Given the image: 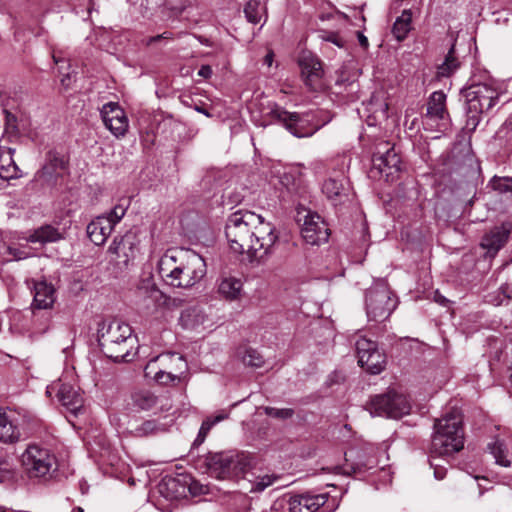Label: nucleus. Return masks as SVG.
Here are the masks:
<instances>
[{
    "label": "nucleus",
    "instance_id": "22",
    "mask_svg": "<svg viewBox=\"0 0 512 512\" xmlns=\"http://www.w3.org/2000/svg\"><path fill=\"white\" fill-rule=\"evenodd\" d=\"M348 191V183L344 177L329 178L322 186V192L335 205L344 202L348 198Z\"/></svg>",
    "mask_w": 512,
    "mask_h": 512
},
{
    "label": "nucleus",
    "instance_id": "47",
    "mask_svg": "<svg viewBox=\"0 0 512 512\" xmlns=\"http://www.w3.org/2000/svg\"><path fill=\"white\" fill-rule=\"evenodd\" d=\"M492 186L500 193H512V177H494Z\"/></svg>",
    "mask_w": 512,
    "mask_h": 512
},
{
    "label": "nucleus",
    "instance_id": "58",
    "mask_svg": "<svg viewBox=\"0 0 512 512\" xmlns=\"http://www.w3.org/2000/svg\"><path fill=\"white\" fill-rule=\"evenodd\" d=\"M434 299L437 303L443 306L446 305V303L448 302V300L444 296L440 295L438 292L435 293Z\"/></svg>",
    "mask_w": 512,
    "mask_h": 512
},
{
    "label": "nucleus",
    "instance_id": "23",
    "mask_svg": "<svg viewBox=\"0 0 512 512\" xmlns=\"http://www.w3.org/2000/svg\"><path fill=\"white\" fill-rule=\"evenodd\" d=\"M65 170V162L54 153H49L47 163L37 173L39 179H43L49 185L57 183L58 177L62 176Z\"/></svg>",
    "mask_w": 512,
    "mask_h": 512
},
{
    "label": "nucleus",
    "instance_id": "2",
    "mask_svg": "<svg viewBox=\"0 0 512 512\" xmlns=\"http://www.w3.org/2000/svg\"><path fill=\"white\" fill-rule=\"evenodd\" d=\"M159 273L174 287L189 288L206 274L204 259L190 250H172L165 253L158 263Z\"/></svg>",
    "mask_w": 512,
    "mask_h": 512
},
{
    "label": "nucleus",
    "instance_id": "48",
    "mask_svg": "<svg viewBox=\"0 0 512 512\" xmlns=\"http://www.w3.org/2000/svg\"><path fill=\"white\" fill-rule=\"evenodd\" d=\"M126 209L121 205H116L108 214L102 215L107 217L114 227L125 215Z\"/></svg>",
    "mask_w": 512,
    "mask_h": 512
},
{
    "label": "nucleus",
    "instance_id": "61",
    "mask_svg": "<svg viewBox=\"0 0 512 512\" xmlns=\"http://www.w3.org/2000/svg\"><path fill=\"white\" fill-rule=\"evenodd\" d=\"M397 42H402L406 38V34H395Z\"/></svg>",
    "mask_w": 512,
    "mask_h": 512
},
{
    "label": "nucleus",
    "instance_id": "60",
    "mask_svg": "<svg viewBox=\"0 0 512 512\" xmlns=\"http://www.w3.org/2000/svg\"><path fill=\"white\" fill-rule=\"evenodd\" d=\"M197 39L199 40L200 43L202 44H205V45H210V42H209V39L203 35H198L197 36Z\"/></svg>",
    "mask_w": 512,
    "mask_h": 512
},
{
    "label": "nucleus",
    "instance_id": "64",
    "mask_svg": "<svg viewBox=\"0 0 512 512\" xmlns=\"http://www.w3.org/2000/svg\"><path fill=\"white\" fill-rule=\"evenodd\" d=\"M71 512H84V510L81 507L73 508Z\"/></svg>",
    "mask_w": 512,
    "mask_h": 512
},
{
    "label": "nucleus",
    "instance_id": "57",
    "mask_svg": "<svg viewBox=\"0 0 512 512\" xmlns=\"http://www.w3.org/2000/svg\"><path fill=\"white\" fill-rule=\"evenodd\" d=\"M359 44L366 49L368 47V39L365 34H357Z\"/></svg>",
    "mask_w": 512,
    "mask_h": 512
},
{
    "label": "nucleus",
    "instance_id": "59",
    "mask_svg": "<svg viewBox=\"0 0 512 512\" xmlns=\"http://www.w3.org/2000/svg\"><path fill=\"white\" fill-rule=\"evenodd\" d=\"M205 441V438L202 435H197L196 439L193 442V446H200Z\"/></svg>",
    "mask_w": 512,
    "mask_h": 512
},
{
    "label": "nucleus",
    "instance_id": "15",
    "mask_svg": "<svg viewBox=\"0 0 512 512\" xmlns=\"http://www.w3.org/2000/svg\"><path fill=\"white\" fill-rule=\"evenodd\" d=\"M425 121L426 124H435L440 131L447 129L450 117L446 108V94L443 91H435L430 95Z\"/></svg>",
    "mask_w": 512,
    "mask_h": 512
},
{
    "label": "nucleus",
    "instance_id": "17",
    "mask_svg": "<svg viewBox=\"0 0 512 512\" xmlns=\"http://www.w3.org/2000/svg\"><path fill=\"white\" fill-rule=\"evenodd\" d=\"M46 393L48 395L55 393L59 402L75 415L83 406V398L79 391L73 385L63 383L61 379L49 385Z\"/></svg>",
    "mask_w": 512,
    "mask_h": 512
},
{
    "label": "nucleus",
    "instance_id": "36",
    "mask_svg": "<svg viewBox=\"0 0 512 512\" xmlns=\"http://www.w3.org/2000/svg\"><path fill=\"white\" fill-rule=\"evenodd\" d=\"M278 479L274 474H263L247 479L248 486L245 487L250 493H260L271 486Z\"/></svg>",
    "mask_w": 512,
    "mask_h": 512
},
{
    "label": "nucleus",
    "instance_id": "28",
    "mask_svg": "<svg viewBox=\"0 0 512 512\" xmlns=\"http://www.w3.org/2000/svg\"><path fill=\"white\" fill-rule=\"evenodd\" d=\"M26 239L31 243L46 244L61 240L62 233L51 225H43L30 233Z\"/></svg>",
    "mask_w": 512,
    "mask_h": 512
},
{
    "label": "nucleus",
    "instance_id": "7",
    "mask_svg": "<svg viewBox=\"0 0 512 512\" xmlns=\"http://www.w3.org/2000/svg\"><path fill=\"white\" fill-rule=\"evenodd\" d=\"M21 466L31 481L46 483L58 472V461L53 452L37 444H29L21 454Z\"/></svg>",
    "mask_w": 512,
    "mask_h": 512
},
{
    "label": "nucleus",
    "instance_id": "1",
    "mask_svg": "<svg viewBox=\"0 0 512 512\" xmlns=\"http://www.w3.org/2000/svg\"><path fill=\"white\" fill-rule=\"evenodd\" d=\"M225 235L234 253L246 254L250 262L257 263L272 254L278 240L274 225L248 210H238L228 217Z\"/></svg>",
    "mask_w": 512,
    "mask_h": 512
},
{
    "label": "nucleus",
    "instance_id": "6",
    "mask_svg": "<svg viewBox=\"0 0 512 512\" xmlns=\"http://www.w3.org/2000/svg\"><path fill=\"white\" fill-rule=\"evenodd\" d=\"M266 117L271 122L281 124L297 138L311 137L331 120L330 117L322 118V113L320 112H289L277 104H273L270 107Z\"/></svg>",
    "mask_w": 512,
    "mask_h": 512
},
{
    "label": "nucleus",
    "instance_id": "44",
    "mask_svg": "<svg viewBox=\"0 0 512 512\" xmlns=\"http://www.w3.org/2000/svg\"><path fill=\"white\" fill-rule=\"evenodd\" d=\"M412 13L410 10H404L396 19L392 32H410L411 31Z\"/></svg>",
    "mask_w": 512,
    "mask_h": 512
},
{
    "label": "nucleus",
    "instance_id": "50",
    "mask_svg": "<svg viewBox=\"0 0 512 512\" xmlns=\"http://www.w3.org/2000/svg\"><path fill=\"white\" fill-rule=\"evenodd\" d=\"M188 490L192 496H199L202 494H207L209 488L207 485L201 484L199 481L191 480L188 484Z\"/></svg>",
    "mask_w": 512,
    "mask_h": 512
},
{
    "label": "nucleus",
    "instance_id": "37",
    "mask_svg": "<svg viewBox=\"0 0 512 512\" xmlns=\"http://www.w3.org/2000/svg\"><path fill=\"white\" fill-rule=\"evenodd\" d=\"M163 431L162 425L156 420H146L140 424L131 426L130 433L135 437H148Z\"/></svg>",
    "mask_w": 512,
    "mask_h": 512
},
{
    "label": "nucleus",
    "instance_id": "31",
    "mask_svg": "<svg viewBox=\"0 0 512 512\" xmlns=\"http://www.w3.org/2000/svg\"><path fill=\"white\" fill-rule=\"evenodd\" d=\"M132 404L138 410L149 411L158 403V397L149 390H138L131 395Z\"/></svg>",
    "mask_w": 512,
    "mask_h": 512
},
{
    "label": "nucleus",
    "instance_id": "9",
    "mask_svg": "<svg viewBox=\"0 0 512 512\" xmlns=\"http://www.w3.org/2000/svg\"><path fill=\"white\" fill-rule=\"evenodd\" d=\"M377 447L373 444H366L359 449H352L346 453V463L342 466H335L334 471L347 476H361L378 464Z\"/></svg>",
    "mask_w": 512,
    "mask_h": 512
},
{
    "label": "nucleus",
    "instance_id": "19",
    "mask_svg": "<svg viewBox=\"0 0 512 512\" xmlns=\"http://www.w3.org/2000/svg\"><path fill=\"white\" fill-rule=\"evenodd\" d=\"M298 64L306 85L313 90L318 89L323 75L322 64L319 59L311 51L304 50L298 57Z\"/></svg>",
    "mask_w": 512,
    "mask_h": 512
},
{
    "label": "nucleus",
    "instance_id": "49",
    "mask_svg": "<svg viewBox=\"0 0 512 512\" xmlns=\"http://www.w3.org/2000/svg\"><path fill=\"white\" fill-rule=\"evenodd\" d=\"M226 416L224 415H218L216 416L213 420L208 418L206 420L203 421L200 429H199V432L198 434L199 435H202L204 438H206V436L208 435L209 431L211 430V428L218 422H220L221 420H223Z\"/></svg>",
    "mask_w": 512,
    "mask_h": 512
},
{
    "label": "nucleus",
    "instance_id": "3",
    "mask_svg": "<svg viewBox=\"0 0 512 512\" xmlns=\"http://www.w3.org/2000/svg\"><path fill=\"white\" fill-rule=\"evenodd\" d=\"M98 342L105 356L115 362H129L134 356L132 329L120 320L102 321L98 328Z\"/></svg>",
    "mask_w": 512,
    "mask_h": 512
},
{
    "label": "nucleus",
    "instance_id": "62",
    "mask_svg": "<svg viewBox=\"0 0 512 512\" xmlns=\"http://www.w3.org/2000/svg\"><path fill=\"white\" fill-rule=\"evenodd\" d=\"M500 289H501L502 293L504 294L505 298L509 299L511 297L510 294L507 291V287H503L502 286Z\"/></svg>",
    "mask_w": 512,
    "mask_h": 512
},
{
    "label": "nucleus",
    "instance_id": "40",
    "mask_svg": "<svg viewBox=\"0 0 512 512\" xmlns=\"http://www.w3.org/2000/svg\"><path fill=\"white\" fill-rule=\"evenodd\" d=\"M137 289L140 295L151 298L155 301L158 300L161 294L159 289L154 284L153 279L150 277L141 280Z\"/></svg>",
    "mask_w": 512,
    "mask_h": 512
},
{
    "label": "nucleus",
    "instance_id": "24",
    "mask_svg": "<svg viewBox=\"0 0 512 512\" xmlns=\"http://www.w3.org/2000/svg\"><path fill=\"white\" fill-rule=\"evenodd\" d=\"M509 231L503 226H497L486 233L481 241V247L490 256H494L507 242Z\"/></svg>",
    "mask_w": 512,
    "mask_h": 512
},
{
    "label": "nucleus",
    "instance_id": "39",
    "mask_svg": "<svg viewBox=\"0 0 512 512\" xmlns=\"http://www.w3.org/2000/svg\"><path fill=\"white\" fill-rule=\"evenodd\" d=\"M163 489L168 490L169 494L166 497L176 498L184 493L185 487L180 485V480L177 478L169 477L163 479L159 485V490L163 493Z\"/></svg>",
    "mask_w": 512,
    "mask_h": 512
},
{
    "label": "nucleus",
    "instance_id": "8",
    "mask_svg": "<svg viewBox=\"0 0 512 512\" xmlns=\"http://www.w3.org/2000/svg\"><path fill=\"white\" fill-rule=\"evenodd\" d=\"M397 303L393 292L383 280L374 283L366 292V312L370 320L380 322L387 319Z\"/></svg>",
    "mask_w": 512,
    "mask_h": 512
},
{
    "label": "nucleus",
    "instance_id": "43",
    "mask_svg": "<svg viewBox=\"0 0 512 512\" xmlns=\"http://www.w3.org/2000/svg\"><path fill=\"white\" fill-rule=\"evenodd\" d=\"M356 352L358 357V363L360 364V357L363 355L364 358H367V355L372 354V352H377L378 348L375 342L366 339L364 337L359 338L356 341Z\"/></svg>",
    "mask_w": 512,
    "mask_h": 512
},
{
    "label": "nucleus",
    "instance_id": "42",
    "mask_svg": "<svg viewBox=\"0 0 512 512\" xmlns=\"http://www.w3.org/2000/svg\"><path fill=\"white\" fill-rule=\"evenodd\" d=\"M356 352L358 357V363L360 364V357L363 355L364 358H367V355L372 354V352H377L378 348L375 342L366 339L364 337L359 338L356 341Z\"/></svg>",
    "mask_w": 512,
    "mask_h": 512
},
{
    "label": "nucleus",
    "instance_id": "33",
    "mask_svg": "<svg viewBox=\"0 0 512 512\" xmlns=\"http://www.w3.org/2000/svg\"><path fill=\"white\" fill-rule=\"evenodd\" d=\"M460 66L458 59L455 56V46L452 45L448 51L445 60L437 66L436 77H450Z\"/></svg>",
    "mask_w": 512,
    "mask_h": 512
},
{
    "label": "nucleus",
    "instance_id": "34",
    "mask_svg": "<svg viewBox=\"0 0 512 512\" xmlns=\"http://www.w3.org/2000/svg\"><path fill=\"white\" fill-rule=\"evenodd\" d=\"M205 321V315L196 307L187 308L180 315V322L186 329H195Z\"/></svg>",
    "mask_w": 512,
    "mask_h": 512
},
{
    "label": "nucleus",
    "instance_id": "25",
    "mask_svg": "<svg viewBox=\"0 0 512 512\" xmlns=\"http://www.w3.org/2000/svg\"><path fill=\"white\" fill-rule=\"evenodd\" d=\"M113 229L109 219L101 215L87 225V235L95 245H102Z\"/></svg>",
    "mask_w": 512,
    "mask_h": 512
},
{
    "label": "nucleus",
    "instance_id": "53",
    "mask_svg": "<svg viewBox=\"0 0 512 512\" xmlns=\"http://www.w3.org/2000/svg\"><path fill=\"white\" fill-rule=\"evenodd\" d=\"M323 40L331 42L338 47L343 46V42L339 34H326V36L323 37Z\"/></svg>",
    "mask_w": 512,
    "mask_h": 512
},
{
    "label": "nucleus",
    "instance_id": "20",
    "mask_svg": "<svg viewBox=\"0 0 512 512\" xmlns=\"http://www.w3.org/2000/svg\"><path fill=\"white\" fill-rule=\"evenodd\" d=\"M22 433L18 425V419L11 412L0 408V442L15 444L21 440Z\"/></svg>",
    "mask_w": 512,
    "mask_h": 512
},
{
    "label": "nucleus",
    "instance_id": "12",
    "mask_svg": "<svg viewBox=\"0 0 512 512\" xmlns=\"http://www.w3.org/2000/svg\"><path fill=\"white\" fill-rule=\"evenodd\" d=\"M469 112H485L490 110L498 99L497 90L489 84H472L464 90Z\"/></svg>",
    "mask_w": 512,
    "mask_h": 512
},
{
    "label": "nucleus",
    "instance_id": "4",
    "mask_svg": "<svg viewBox=\"0 0 512 512\" xmlns=\"http://www.w3.org/2000/svg\"><path fill=\"white\" fill-rule=\"evenodd\" d=\"M464 447L463 417L458 409H452L434 423L431 454L451 456Z\"/></svg>",
    "mask_w": 512,
    "mask_h": 512
},
{
    "label": "nucleus",
    "instance_id": "54",
    "mask_svg": "<svg viewBox=\"0 0 512 512\" xmlns=\"http://www.w3.org/2000/svg\"><path fill=\"white\" fill-rule=\"evenodd\" d=\"M198 75L207 79L212 75V68L209 65H202L198 71Z\"/></svg>",
    "mask_w": 512,
    "mask_h": 512
},
{
    "label": "nucleus",
    "instance_id": "26",
    "mask_svg": "<svg viewBox=\"0 0 512 512\" xmlns=\"http://www.w3.org/2000/svg\"><path fill=\"white\" fill-rule=\"evenodd\" d=\"M149 362H155V367L157 368L173 370L175 373H183L187 368L183 356L174 352L161 354L151 359Z\"/></svg>",
    "mask_w": 512,
    "mask_h": 512
},
{
    "label": "nucleus",
    "instance_id": "29",
    "mask_svg": "<svg viewBox=\"0 0 512 512\" xmlns=\"http://www.w3.org/2000/svg\"><path fill=\"white\" fill-rule=\"evenodd\" d=\"M242 286L240 279L235 277L223 278L218 284V293L226 300L233 301L239 298Z\"/></svg>",
    "mask_w": 512,
    "mask_h": 512
},
{
    "label": "nucleus",
    "instance_id": "32",
    "mask_svg": "<svg viewBox=\"0 0 512 512\" xmlns=\"http://www.w3.org/2000/svg\"><path fill=\"white\" fill-rule=\"evenodd\" d=\"M385 364L386 357L378 350L377 352H372V354L367 355V358H364L362 355L359 365L371 374H379L385 368Z\"/></svg>",
    "mask_w": 512,
    "mask_h": 512
},
{
    "label": "nucleus",
    "instance_id": "45",
    "mask_svg": "<svg viewBox=\"0 0 512 512\" xmlns=\"http://www.w3.org/2000/svg\"><path fill=\"white\" fill-rule=\"evenodd\" d=\"M442 457L443 456L431 454L430 466L434 470V476L437 480L444 479L447 473V468L441 464L442 461L446 462Z\"/></svg>",
    "mask_w": 512,
    "mask_h": 512
},
{
    "label": "nucleus",
    "instance_id": "30",
    "mask_svg": "<svg viewBox=\"0 0 512 512\" xmlns=\"http://www.w3.org/2000/svg\"><path fill=\"white\" fill-rule=\"evenodd\" d=\"M144 373L146 377L152 378L157 383L164 385L179 379V376L173 370H165L155 367V362H148L144 368Z\"/></svg>",
    "mask_w": 512,
    "mask_h": 512
},
{
    "label": "nucleus",
    "instance_id": "14",
    "mask_svg": "<svg viewBox=\"0 0 512 512\" xmlns=\"http://www.w3.org/2000/svg\"><path fill=\"white\" fill-rule=\"evenodd\" d=\"M301 235L307 244L320 245L328 241L330 233L322 217L309 211L304 216Z\"/></svg>",
    "mask_w": 512,
    "mask_h": 512
},
{
    "label": "nucleus",
    "instance_id": "52",
    "mask_svg": "<svg viewBox=\"0 0 512 512\" xmlns=\"http://www.w3.org/2000/svg\"><path fill=\"white\" fill-rule=\"evenodd\" d=\"M53 60L55 64L58 66V72L63 74V78L61 79L62 85H68L66 81L69 79V74H65L64 71L69 67V64L62 58L58 57L55 53L53 54Z\"/></svg>",
    "mask_w": 512,
    "mask_h": 512
},
{
    "label": "nucleus",
    "instance_id": "46",
    "mask_svg": "<svg viewBox=\"0 0 512 512\" xmlns=\"http://www.w3.org/2000/svg\"><path fill=\"white\" fill-rule=\"evenodd\" d=\"M264 412L267 416L285 420L289 419L294 415V410L291 408H275V407H264Z\"/></svg>",
    "mask_w": 512,
    "mask_h": 512
},
{
    "label": "nucleus",
    "instance_id": "56",
    "mask_svg": "<svg viewBox=\"0 0 512 512\" xmlns=\"http://www.w3.org/2000/svg\"><path fill=\"white\" fill-rule=\"evenodd\" d=\"M273 59H274V52L272 50H269L268 53L266 54V56L264 57V63L270 67L273 63Z\"/></svg>",
    "mask_w": 512,
    "mask_h": 512
},
{
    "label": "nucleus",
    "instance_id": "27",
    "mask_svg": "<svg viewBox=\"0 0 512 512\" xmlns=\"http://www.w3.org/2000/svg\"><path fill=\"white\" fill-rule=\"evenodd\" d=\"M12 148L0 146V177L5 180L19 177V168L14 162Z\"/></svg>",
    "mask_w": 512,
    "mask_h": 512
},
{
    "label": "nucleus",
    "instance_id": "38",
    "mask_svg": "<svg viewBox=\"0 0 512 512\" xmlns=\"http://www.w3.org/2000/svg\"><path fill=\"white\" fill-rule=\"evenodd\" d=\"M238 356L246 366L258 368L264 363L262 355L253 348L243 347L239 349Z\"/></svg>",
    "mask_w": 512,
    "mask_h": 512
},
{
    "label": "nucleus",
    "instance_id": "16",
    "mask_svg": "<svg viewBox=\"0 0 512 512\" xmlns=\"http://www.w3.org/2000/svg\"><path fill=\"white\" fill-rule=\"evenodd\" d=\"M107 252L111 261H114L119 267H126L136 257L135 237L131 234L116 237Z\"/></svg>",
    "mask_w": 512,
    "mask_h": 512
},
{
    "label": "nucleus",
    "instance_id": "21",
    "mask_svg": "<svg viewBox=\"0 0 512 512\" xmlns=\"http://www.w3.org/2000/svg\"><path fill=\"white\" fill-rule=\"evenodd\" d=\"M56 300L55 288L46 281H38L34 284V296L32 308L46 310L53 307Z\"/></svg>",
    "mask_w": 512,
    "mask_h": 512
},
{
    "label": "nucleus",
    "instance_id": "11",
    "mask_svg": "<svg viewBox=\"0 0 512 512\" xmlns=\"http://www.w3.org/2000/svg\"><path fill=\"white\" fill-rule=\"evenodd\" d=\"M401 171V159L388 142H381L376 146L372 156L373 176L379 174L386 181H394Z\"/></svg>",
    "mask_w": 512,
    "mask_h": 512
},
{
    "label": "nucleus",
    "instance_id": "51",
    "mask_svg": "<svg viewBox=\"0 0 512 512\" xmlns=\"http://www.w3.org/2000/svg\"><path fill=\"white\" fill-rule=\"evenodd\" d=\"M466 113H467V120H466V129L470 130V131H474L479 122H480V115L483 113V112H469L468 111V107L466 108Z\"/></svg>",
    "mask_w": 512,
    "mask_h": 512
},
{
    "label": "nucleus",
    "instance_id": "55",
    "mask_svg": "<svg viewBox=\"0 0 512 512\" xmlns=\"http://www.w3.org/2000/svg\"><path fill=\"white\" fill-rule=\"evenodd\" d=\"M163 39V36L162 34H157L156 36H153V37H149L145 43L147 46H151L153 44H156L158 42H160L161 40Z\"/></svg>",
    "mask_w": 512,
    "mask_h": 512
},
{
    "label": "nucleus",
    "instance_id": "18",
    "mask_svg": "<svg viewBox=\"0 0 512 512\" xmlns=\"http://www.w3.org/2000/svg\"><path fill=\"white\" fill-rule=\"evenodd\" d=\"M328 500L327 494L318 495H294L288 499L276 502L275 505L287 506L289 512H318Z\"/></svg>",
    "mask_w": 512,
    "mask_h": 512
},
{
    "label": "nucleus",
    "instance_id": "63",
    "mask_svg": "<svg viewBox=\"0 0 512 512\" xmlns=\"http://www.w3.org/2000/svg\"><path fill=\"white\" fill-rule=\"evenodd\" d=\"M196 110L210 117V114L205 109L197 107Z\"/></svg>",
    "mask_w": 512,
    "mask_h": 512
},
{
    "label": "nucleus",
    "instance_id": "10",
    "mask_svg": "<svg viewBox=\"0 0 512 512\" xmlns=\"http://www.w3.org/2000/svg\"><path fill=\"white\" fill-rule=\"evenodd\" d=\"M410 403L406 396L394 391L375 396L370 404L369 411L373 416H385L389 418H400L410 411Z\"/></svg>",
    "mask_w": 512,
    "mask_h": 512
},
{
    "label": "nucleus",
    "instance_id": "5",
    "mask_svg": "<svg viewBox=\"0 0 512 512\" xmlns=\"http://www.w3.org/2000/svg\"><path fill=\"white\" fill-rule=\"evenodd\" d=\"M252 461V456L246 452H209L204 456L202 466L212 478L238 481L245 478L252 468Z\"/></svg>",
    "mask_w": 512,
    "mask_h": 512
},
{
    "label": "nucleus",
    "instance_id": "13",
    "mask_svg": "<svg viewBox=\"0 0 512 512\" xmlns=\"http://www.w3.org/2000/svg\"><path fill=\"white\" fill-rule=\"evenodd\" d=\"M101 118L105 127L117 138L126 134L129 127V120L125 111L117 102H109L103 105L100 110Z\"/></svg>",
    "mask_w": 512,
    "mask_h": 512
},
{
    "label": "nucleus",
    "instance_id": "41",
    "mask_svg": "<svg viewBox=\"0 0 512 512\" xmlns=\"http://www.w3.org/2000/svg\"><path fill=\"white\" fill-rule=\"evenodd\" d=\"M489 449L492 453V455L495 458V461L498 465L509 467L510 461L506 459L507 456V449L506 446L500 442L495 441L493 444L489 445Z\"/></svg>",
    "mask_w": 512,
    "mask_h": 512
},
{
    "label": "nucleus",
    "instance_id": "35",
    "mask_svg": "<svg viewBox=\"0 0 512 512\" xmlns=\"http://www.w3.org/2000/svg\"><path fill=\"white\" fill-rule=\"evenodd\" d=\"M265 11L266 8L262 0H249L244 7L246 19L253 24L261 22L265 17Z\"/></svg>",
    "mask_w": 512,
    "mask_h": 512
}]
</instances>
